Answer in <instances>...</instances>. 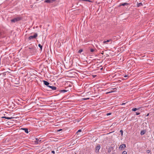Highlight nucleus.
<instances>
[{"label": "nucleus", "instance_id": "obj_12", "mask_svg": "<svg viewBox=\"0 0 154 154\" xmlns=\"http://www.w3.org/2000/svg\"><path fill=\"white\" fill-rule=\"evenodd\" d=\"M113 149V148L112 147H110L108 149V152L109 153L111 152Z\"/></svg>", "mask_w": 154, "mask_h": 154}, {"label": "nucleus", "instance_id": "obj_15", "mask_svg": "<svg viewBox=\"0 0 154 154\" xmlns=\"http://www.w3.org/2000/svg\"><path fill=\"white\" fill-rule=\"evenodd\" d=\"M128 5V3H123L122 4H120V6L122 5V6H125L126 5Z\"/></svg>", "mask_w": 154, "mask_h": 154}, {"label": "nucleus", "instance_id": "obj_35", "mask_svg": "<svg viewBox=\"0 0 154 154\" xmlns=\"http://www.w3.org/2000/svg\"><path fill=\"white\" fill-rule=\"evenodd\" d=\"M125 103H122L121 104V105H125Z\"/></svg>", "mask_w": 154, "mask_h": 154}, {"label": "nucleus", "instance_id": "obj_14", "mask_svg": "<svg viewBox=\"0 0 154 154\" xmlns=\"http://www.w3.org/2000/svg\"><path fill=\"white\" fill-rule=\"evenodd\" d=\"M137 7L143 6V4L141 3H138V2H137Z\"/></svg>", "mask_w": 154, "mask_h": 154}, {"label": "nucleus", "instance_id": "obj_34", "mask_svg": "<svg viewBox=\"0 0 154 154\" xmlns=\"http://www.w3.org/2000/svg\"><path fill=\"white\" fill-rule=\"evenodd\" d=\"M114 91H109L110 93L113 92Z\"/></svg>", "mask_w": 154, "mask_h": 154}, {"label": "nucleus", "instance_id": "obj_29", "mask_svg": "<svg viewBox=\"0 0 154 154\" xmlns=\"http://www.w3.org/2000/svg\"><path fill=\"white\" fill-rule=\"evenodd\" d=\"M150 150H148L147 151V153H149L150 152Z\"/></svg>", "mask_w": 154, "mask_h": 154}, {"label": "nucleus", "instance_id": "obj_10", "mask_svg": "<svg viewBox=\"0 0 154 154\" xmlns=\"http://www.w3.org/2000/svg\"><path fill=\"white\" fill-rule=\"evenodd\" d=\"M111 42V43H110V44H111L112 43V40L111 39L107 40L106 41H104L103 42V43L104 44H105V43H106L107 42Z\"/></svg>", "mask_w": 154, "mask_h": 154}, {"label": "nucleus", "instance_id": "obj_23", "mask_svg": "<svg viewBox=\"0 0 154 154\" xmlns=\"http://www.w3.org/2000/svg\"><path fill=\"white\" fill-rule=\"evenodd\" d=\"M122 154H127V152L126 151H124L122 152Z\"/></svg>", "mask_w": 154, "mask_h": 154}, {"label": "nucleus", "instance_id": "obj_26", "mask_svg": "<svg viewBox=\"0 0 154 154\" xmlns=\"http://www.w3.org/2000/svg\"><path fill=\"white\" fill-rule=\"evenodd\" d=\"M140 114V113L138 112H136V115H139Z\"/></svg>", "mask_w": 154, "mask_h": 154}, {"label": "nucleus", "instance_id": "obj_9", "mask_svg": "<svg viewBox=\"0 0 154 154\" xmlns=\"http://www.w3.org/2000/svg\"><path fill=\"white\" fill-rule=\"evenodd\" d=\"M21 129L24 130L25 132L27 134L29 133L28 129L27 128H21Z\"/></svg>", "mask_w": 154, "mask_h": 154}, {"label": "nucleus", "instance_id": "obj_40", "mask_svg": "<svg viewBox=\"0 0 154 154\" xmlns=\"http://www.w3.org/2000/svg\"><path fill=\"white\" fill-rule=\"evenodd\" d=\"M101 54H103V53H102Z\"/></svg>", "mask_w": 154, "mask_h": 154}, {"label": "nucleus", "instance_id": "obj_13", "mask_svg": "<svg viewBox=\"0 0 154 154\" xmlns=\"http://www.w3.org/2000/svg\"><path fill=\"white\" fill-rule=\"evenodd\" d=\"M67 90H66L65 89H63V90H60L59 91V92H60V93H65V92H67Z\"/></svg>", "mask_w": 154, "mask_h": 154}, {"label": "nucleus", "instance_id": "obj_36", "mask_svg": "<svg viewBox=\"0 0 154 154\" xmlns=\"http://www.w3.org/2000/svg\"><path fill=\"white\" fill-rule=\"evenodd\" d=\"M62 130V129H59V130L58 131H61Z\"/></svg>", "mask_w": 154, "mask_h": 154}, {"label": "nucleus", "instance_id": "obj_28", "mask_svg": "<svg viewBox=\"0 0 154 154\" xmlns=\"http://www.w3.org/2000/svg\"><path fill=\"white\" fill-rule=\"evenodd\" d=\"M51 153H53V154H54L55 153V151L54 150L52 151L51 152Z\"/></svg>", "mask_w": 154, "mask_h": 154}, {"label": "nucleus", "instance_id": "obj_32", "mask_svg": "<svg viewBox=\"0 0 154 154\" xmlns=\"http://www.w3.org/2000/svg\"><path fill=\"white\" fill-rule=\"evenodd\" d=\"M2 118H5L6 119V116H3L2 117Z\"/></svg>", "mask_w": 154, "mask_h": 154}, {"label": "nucleus", "instance_id": "obj_30", "mask_svg": "<svg viewBox=\"0 0 154 154\" xmlns=\"http://www.w3.org/2000/svg\"><path fill=\"white\" fill-rule=\"evenodd\" d=\"M149 113L147 114L145 116V117L148 116H149Z\"/></svg>", "mask_w": 154, "mask_h": 154}, {"label": "nucleus", "instance_id": "obj_41", "mask_svg": "<svg viewBox=\"0 0 154 154\" xmlns=\"http://www.w3.org/2000/svg\"><path fill=\"white\" fill-rule=\"evenodd\" d=\"M100 3V2H98V4H99Z\"/></svg>", "mask_w": 154, "mask_h": 154}, {"label": "nucleus", "instance_id": "obj_25", "mask_svg": "<svg viewBox=\"0 0 154 154\" xmlns=\"http://www.w3.org/2000/svg\"><path fill=\"white\" fill-rule=\"evenodd\" d=\"M88 1L89 2H93L94 1Z\"/></svg>", "mask_w": 154, "mask_h": 154}, {"label": "nucleus", "instance_id": "obj_6", "mask_svg": "<svg viewBox=\"0 0 154 154\" xmlns=\"http://www.w3.org/2000/svg\"><path fill=\"white\" fill-rule=\"evenodd\" d=\"M43 82L44 84L45 85L47 86V87H49V86L50 85H49V83L48 82L45 80H43Z\"/></svg>", "mask_w": 154, "mask_h": 154}, {"label": "nucleus", "instance_id": "obj_16", "mask_svg": "<svg viewBox=\"0 0 154 154\" xmlns=\"http://www.w3.org/2000/svg\"><path fill=\"white\" fill-rule=\"evenodd\" d=\"M38 46L40 48V50L41 51H42L43 47L40 44H39L38 45Z\"/></svg>", "mask_w": 154, "mask_h": 154}, {"label": "nucleus", "instance_id": "obj_33", "mask_svg": "<svg viewBox=\"0 0 154 154\" xmlns=\"http://www.w3.org/2000/svg\"><path fill=\"white\" fill-rule=\"evenodd\" d=\"M124 76L125 77H127L128 76V75H125Z\"/></svg>", "mask_w": 154, "mask_h": 154}, {"label": "nucleus", "instance_id": "obj_2", "mask_svg": "<svg viewBox=\"0 0 154 154\" xmlns=\"http://www.w3.org/2000/svg\"><path fill=\"white\" fill-rule=\"evenodd\" d=\"M28 48L29 49L31 50L30 51H32L33 52H36V48L34 45H30L28 47Z\"/></svg>", "mask_w": 154, "mask_h": 154}, {"label": "nucleus", "instance_id": "obj_3", "mask_svg": "<svg viewBox=\"0 0 154 154\" xmlns=\"http://www.w3.org/2000/svg\"><path fill=\"white\" fill-rule=\"evenodd\" d=\"M38 36V34L36 33H34V35H33L30 36L29 37V39L31 40L34 38H36Z\"/></svg>", "mask_w": 154, "mask_h": 154}, {"label": "nucleus", "instance_id": "obj_1", "mask_svg": "<svg viewBox=\"0 0 154 154\" xmlns=\"http://www.w3.org/2000/svg\"><path fill=\"white\" fill-rule=\"evenodd\" d=\"M22 19V17L21 16H18L17 17H15L14 19L11 20V22L12 23H15L18 22L21 20Z\"/></svg>", "mask_w": 154, "mask_h": 154}, {"label": "nucleus", "instance_id": "obj_7", "mask_svg": "<svg viewBox=\"0 0 154 154\" xmlns=\"http://www.w3.org/2000/svg\"><path fill=\"white\" fill-rule=\"evenodd\" d=\"M36 140L35 141V143H39L41 141V140L40 139H38V138H36Z\"/></svg>", "mask_w": 154, "mask_h": 154}, {"label": "nucleus", "instance_id": "obj_4", "mask_svg": "<svg viewBox=\"0 0 154 154\" xmlns=\"http://www.w3.org/2000/svg\"><path fill=\"white\" fill-rule=\"evenodd\" d=\"M100 148V144H98L96 147L95 152L96 153H97L99 152V150Z\"/></svg>", "mask_w": 154, "mask_h": 154}, {"label": "nucleus", "instance_id": "obj_31", "mask_svg": "<svg viewBox=\"0 0 154 154\" xmlns=\"http://www.w3.org/2000/svg\"><path fill=\"white\" fill-rule=\"evenodd\" d=\"M89 99V98H84V99L85 100H88V99Z\"/></svg>", "mask_w": 154, "mask_h": 154}, {"label": "nucleus", "instance_id": "obj_20", "mask_svg": "<svg viewBox=\"0 0 154 154\" xmlns=\"http://www.w3.org/2000/svg\"><path fill=\"white\" fill-rule=\"evenodd\" d=\"M90 51L91 52H93L94 51V49L93 48L90 49Z\"/></svg>", "mask_w": 154, "mask_h": 154}, {"label": "nucleus", "instance_id": "obj_11", "mask_svg": "<svg viewBox=\"0 0 154 154\" xmlns=\"http://www.w3.org/2000/svg\"><path fill=\"white\" fill-rule=\"evenodd\" d=\"M146 132V130H143L141 131V132L140 133V135H143Z\"/></svg>", "mask_w": 154, "mask_h": 154}, {"label": "nucleus", "instance_id": "obj_19", "mask_svg": "<svg viewBox=\"0 0 154 154\" xmlns=\"http://www.w3.org/2000/svg\"><path fill=\"white\" fill-rule=\"evenodd\" d=\"M83 51V50L82 49H80V50L79 51H78V52L79 53H81Z\"/></svg>", "mask_w": 154, "mask_h": 154}, {"label": "nucleus", "instance_id": "obj_24", "mask_svg": "<svg viewBox=\"0 0 154 154\" xmlns=\"http://www.w3.org/2000/svg\"><path fill=\"white\" fill-rule=\"evenodd\" d=\"M111 113L109 112V113H107L106 114V115H107V116H109V115H111Z\"/></svg>", "mask_w": 154, "mask_h": 154}, {"label": "nucleus", "instance_id": "obj_37", "mask_svg": "<svg viewBox=\"0 0 154 154\" xmlns=\"http://www.w3.org/2000/svg\"><path fill=\"white\" fill-rule=\"evenodd\" d=\"M109 93H110V92H109H109H107L106 93V94H109Z\"/></svg>", "mask_w": 154, "mask_h": 154}, {"label": "nucleus", "instance_id": "obj_38", "mask_svg": "<svg viewBox=\"0 0 154 154\" xmlns=\"http://www.w3.org/2000/svg\"><path fill=\"white\" fill-rule=\"evenodd\" d=\"M103 67H102V68H100V69L101 70H103Z\"/></svg>", "mask_w": 154, "mask_h": 154}, {"label": "nucleus", "instance_id": "obj_27", "mask_svg": "<svg viewBox=\"0 0 154 154\" xmlns=\"http://www.w3.org/2000/svg\"><path fill=\"white\" fill-rule=\"evenodd\" d=\"M82 131V130L81 129L79 130L77 132V133L78 132H80Z\"/></svg>", "mask_w": 154, "mask_h": 154}, {"label": "nucleus", "instance_id": "obj_39", "mask_svg": "<svg viewBox=\"0 0 154 154\" xmlns=\"http://www.w3.org/2000/svg\"><path fill=\"white\" fill-rule=\"evenodd\" d=\"M101 54H103V53H102Z\"/></svg>", "mask_w": 154, "mask_h": 154}, {"label": "nucleus", "instance_id": "obj_21", "mask_svg": "<svg viewBox=\"0 0 154 154\" xmlns=\"http://www.w3.org/2000/svg\"><path fill=\"white\" fill-rule=\"evenodd\" d=\"M12 118H13L12 117H7L6 116V119H12Z\"/></svg>", "mask_w": 154, "mask_h": 154}, {"label": "nucleus", "instance_id": "obj_17", "mask_svg": "<svg viewBox=\"0 0 154 154\" xmlns=\"http://www.w3.org/2000/svg\"><path fill=\"white\" fill-rule=\"evenodd\" d=\"M53 1H45V2L47 3H50L52 2Z\"/></svg>", "mask_w": 154, "mask_h": 154}, {"label": "nucleus", "instance_id": "obj_8", "mask_svg": "<svg viewBox=\"0 0 154 154\" xmlns=\"http://www.w3.org/2000/svg\"><path fill=\"white\" fill-rule=\"evenodd\" d=\"M48 87L50 88L53 90H55L57 89V87H56L51 86L50 85Z\"/></svg>", "mask_w": 154, "mask_h": 154}, {"label": "nucleus", "instance_id": "obj_18", "mask_svg": "<svg viewBox=\"0 0 154 154\" xmlns=\"http://www.w3.org/2000/svg\"><path fill=\"white\" fill-rule=\"evenodd\" d=\"M138 109H137L136 108H134L132 109V111H135L138 110Z\"/></svg>", "mask_w": 154, "mask_h": 154}, {"label": "nucleus", "instance_id": "obj_22", "mask_svg": "<svg viewBox=\"0 0 154 154\" xmlns=\"http://www.w3.org/2000/svg\"><path fill=\"white\" fill-rule=\"evenodd\" d=\"M120 132L121 133V135L122 136L123 135V131L122 130H121Z\"/></svg>", "mask_w": 154, "mask_h": 154}, {"label": "nucleus", "instance_id": "obj_5", "mask_svg": "<svg viewBox=\"0 0 154 154\" xmlns=\"http://www.w3.org/2000/svg\"><path fill=\"white\" fill-rule=\"evenodd\" d=\"M126 147V144H123L121 145L119 147V149L120 150L124 149Z\"/></svg>", "mask_w": 154, "mask_h": 154}]
</instances>
